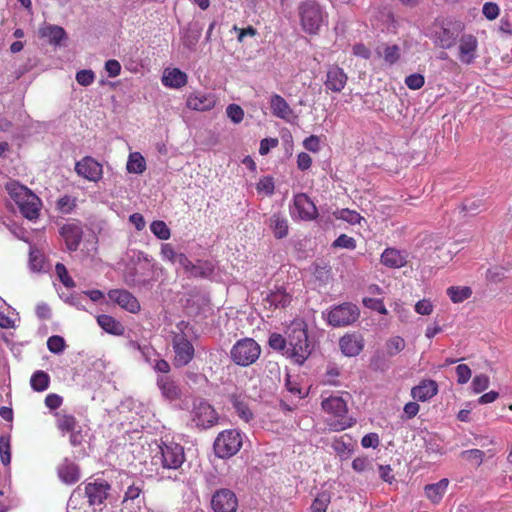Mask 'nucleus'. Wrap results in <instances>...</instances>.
<instances>
[{
    "label": "nucleus",
    "mask_w": 512,
    "mask_h": 512,
    "mask_svg": "<svg viewBox=\"0 0 512 512\" xmlns=\"http://www.w3.org/2000/svg\"><path fill=\"white\" fill-rule=\"evenodd\" d=\"M457 37L458 34L456 32L450 30L449 28L442 27L435 34V42L441 48L448 49L456 43Z\"/></svg>",
    "instance_id": "473e14b6"
},
{
    "label": "nucleus",
    "mask_w": 512,
    "mask_h": 512,
    "mask_svg": "<svg viewBox=\"0 0 512 512\" xmlns=\"http://www.w3.org/2000/svg\"><path fill=\"white\" fill-rule=\"evenodd\" d=\"M261 354L260 345L252 338L238 340L230 350L231 360L239 366L247 367L255 363Z\"/></svg>",
    "instance_id": "20e7f679"
},
{
    "label": "nucleus",
    "mask_w": 512,
    "mask_h": 512,
    "mask_svg": "<svg viewBox=\"0 0 512 512\" xmlns=\"http://www.w3.org/2000/svg\"><path fill=\"white\" fill-rule=\"evenodd\" d=\"M347 75L338 66H331L326 74L325 87L332 92L339 93L347 83Z\"/></svg>",
    "instance_id": "aec40b11"
},
{
    "label": "nucleus",
    "mask_w": 512,
    "mask_h": 512,
    "mask_svg": "<svg viewBox=\"0 0 512 512\" xmlns=\"http://www.w3.org/2000/svg\"><path fill=\"white\" fill-rule=\"evenodd\" d=\"M360 315L358 307L351 303H343L333 307L327 315L328 323L333 327L348 326L354 323Z\"/></svg>",
    "instance_id": "1a4fd4ad"
},
{
    "label": "nucleus",
    "mask_w": 512,
    "mask_h": 512,
    "mask_svg": "<svg viewBox=\"0 0 512 512\" xmlns=\"http://www.w3.org/2000/svg\"><path fill=\"white\" fill-rule=\"evenodd\" d=\"M228 118L235 124L240 123L244 118L243 109L237 104H229L226 108Z\"/></svg>",
    "instance_id": "864d4df0"
},
{
    "label": "nucleus",
    "mask_w": 512,
    "mask_h": 512,
    "mask_svg": "<svg viewBox=\"0 0 512 512\" xmlns=\"http://www.w3.org/2000/svg\"><path fill=\"white\" fill-rule=\"evenodd\" d=\"M438 392V385L434 380H423L411 390L414 400L425 402L434 397Z\"/></svg>",
    "instance_id": "5701e85b"
},
{
    "label": "nucleus",
    "mask_w": 512,
    "mask_h": 512,
    "mask_svg": "<svg viewBox=\"0 0 512 512\" xmlns=\"http://www.w3.org/2000/svg\"><path fill=\"white\" fill-rule=\"evenodd\" d=\"M49 382V375L42 370L34 372L30 379L32 389L38 392L46 390L49 386Z\"/></svg>",
    "instance_id": "58836bf2"
},
{
    "label": "nucleus",
    "mask_w": 512,
    "mask_h": 512,
    "mask_svg": "<svg viewBox=\"0 0 512 512\" xmlns=\"http://www.w3.org/2000/svg\"><path fill=\"white\" fill-rule=\"evenodd\" d=\"M447 294L453 303H461L472 295V290L467 286H451L447 289Z\"/></svg>",
    "instance_id": "79ce46f5"
},
{
    "label": "nucleus",
    "mask_w": 512,
    "mask_h": 512,
    "mask_svg": "<svg viewBox=\"0 0 512 512\" xmlns=\"http://www.w3.org/2000/svg\"><path fill=\"white\" fill-rule=\"evenodd\" d=\"M449 481L448 479H441L437 483L428 484L425 486V494L428 499L433 503H438L445 494Z\"/></svg>",
    "instance_id": "c85d7f7f"
},
{
    "label": "nucleus",
    "mask_w": 512,
    "mask_h": 512,
    "mask_svg": "<svg viewBox=\"0 0 512 512\" xmlns=\"http://www.w3.org/2000/svg\"><path fill=\"white\" fill-rule=\"evenodd\" d=\"M124 282L130 287H146L150 285V280L140 276L136 268L128 269L124 274Z\"/></svg>",
    "instance_id": "4c0bfd02"
},
{
    "label": "nucleus",
    "mask_w": 512,
    "mask_h": 512,
    "mask_svg": "<svg viewBox=\"0 0 512 512\" xmlns=\"http://www.w3.org/2000/svg\"><path fill=\"white\" fill-rule=\"evenodd\" d=\"M57 473L61 481L65 484H74L80 479L79 467L68 458H65L58 465Z\"/></svg>",
    "instance_id": "b1692460"
},
{
    "label": "nucleus",
    "mask_w": 512,
    "mask_h": 512,
    "mask_svg": "<svg viewBox=\"0 0 512 512\" xmlns=\"http://www.w3.org/2000/svg\"><path fill=\"white\" fill-rule=\"evenodd\" d=\"M459 60L464 64H471L477 58L478 41L472 34H463L459 39Z\"/></svg>",
    "instance_id": "dca6fc26"
},
{
    "label": "nucleus",
    "mask_w": 512,
    "mask_h": 512,
    "mask_svg": "<svg viewBox=\"0 0 512 512\" xmlns=\"http://www.w3.org/2000/svg\"><path fill=\"white\" fill-rule=\"evenodd\" d=\"M211 507L214 512H236L238 500L230 489H219L212 496Z\"/></svg>",
    "instance_id": "ddd939ff"
},
{
    "label": "nucleus",
    "mask_w": 512,
    "mask_h": 512,
    "mask_svg": "<svg viewBox=\"0 0 512 512\" xmlns=\"http://www.w3.org/2000/svg\"><path fill=\"white\" fill-rule=\"evenodd\" d=\"M216 100L211 93H194L187 98V107L196 111H207L215 106Z\"/></svg>",
    "instance_id": "4be33fe9"
},
{
    "label": "nucleus",
    "mask_w": 512,
    "mask_h": 512,
    "mask_svg": "<svg viewBox=\"0 0 512 512\" xmlns=\"http://www.w3.org/2000/svg\"><path fill=\"white\" fill-rule=\"evenodd\" d=\"M290 301V295L282 288L271 291L265 298V302L269 304V307L274 308H284L290 304Z\"/></svg>",
    "instance_id": "c756f323"
},
{
    "label": "nucleus",
    "mask_w": 512,
    "mask_h": 512,
    "mask_svg": "<svg viewBox=\"0 0 512 512\" xmlns=\"http://www.w3.org/2000/svg\"><path fill=\"white\" fill-rule=\"evenodd\" d=\"M110 485L105 480H97L86 484L85 495L90 505H100L107 498Z\"/></svg>",
    "instance_id": "a211bd4d"
},
{
    "label": "nucleus",
    "mask_w": 512,
    "mask_h": 512,
    "mask_svg": "<svg viewBox=\"0 0 512 512\" xmlns=\"http://www.w3.org/2000/svg\"><path fill=\"white\" fill-rule=\"evenodd\" d=\"M43 38H47L51 44H59L66 37L65 30L57 25H47L40 30Z\"/></svg>",
    "instance_id": "f704fd0d"
},
{
    "label": "nucleus",
    "mask_w": 512,
    "mask_h": 512,
    "mask_svg": "<svg viewBox=\"0 0 512 512\" xmlns=\"http://www.w3.org/2000/svg\"><path fill=\"white\" fill-rule=\"evenodd\" d=\"M47 347L50 352L54 354H60L64 351L66 344L62 336L53 335L47 340Z\"/></svg>",
    "instance_id": "603ef678"
},
{
    "label": "nucleus",
    "mask_w": 512,
    "mask_h": 512,
    "mask_svg": "<svg viewBox=\"0 0 512 512\" xmlns=\"http://www.w3.org/2000/svg\"><path fill=\"white\" fill-rule=\"evenodd\" d=\"M95 80V73L90 69L80 70L76 73V81L81 86H89Z\"/></svg>",
    "instance_id": "4d7b16f0"
},
{
    "label": "nucleus",
    "mask_w": 512,
    "mask_h": 512,
    "mask_svg": "<svg viewBox=\"0 0 512 512\" xmlns=\"http://www.w3.org/2000/svg\"><path fill=\"white\" fill-rule=\"evenodd\" d=\"M385 347L387 354L392 357L405 348V341L400 336H394L386 341Z\"/></svg>",
    "instance_id": "49530a36"
},
{
    "label": "nucleus",
    "mask_w": 512,
    "mask_h": 512,
    "mask_svg": "<svg viewBox=\"0 0 512 512\" xmlns=\"http://www.w3.org/2000/svg\"><path fill=\"white\" fill-rule=\"evenodd\" d=\"M457 382L459 384H466L472 375L471 369L466 364H459L456 367Z\"/></svg>",
    "instance_id": "e2e57ef3"
},
{
    "label": "nucleus",
    "mask_w": 512,
    "mask_h": 512,
    "mask_svg": "<svg viewBox=\"0 0 512 512\" xmlns=\"http://www.w3.org/2000/svg\"><path fill=\"white\" fill-rule=\"evenodd\" d=\"M178 252H176L170 243L163 244L161 247V256L164 260L175 264V259Z\"/></svg>",
    "instance_id": "774afa93"
},
{
    "label": "nucleus",
    "mask_w": 512,
    "mask_h": 512,
    "mask_svg": "<svg viewBox=\"0 0 512 512\" xmlns=\"http://www.w3.org/2000/svg\"><path fill=\"white\" fill-rule=\"evenodd\" d=\"M143 486L142 481L133 482L129 485L124 494L123 503L128 505L129 502H136L139 506L143 502V497H141Z\"/></svg>",
    "instance_id": "72a5a7b5"
},
{
    "label": "nucleus",
    "mask_w": 512,
    "mask_h": 512,
    "mask_svg": "<svg viewBox=\"0 0 512 512\" xmlns=\"http://www.w3.org/2000/svg\"><path fill=\"white\" fill-rule=\"evenodd\" d=\"M76 206L75 199L69 195H64L57 200V208L64 214L70 213Z\"/></svg>",
    "instance_id": "5fc2aeb1"
},
{
    "label": "nucleus",
    "mask_w": 512,
    "mask_h": 512,
    "mask_svg": "<svg viewBox=\"0 0 512 512\" xmlns=\"http://www.w3.org/2000/svg\"><path fill=\"white\" fill-rule=\"evenodd\" d=\"M337 219L344 220L352 225L360 224L364 218L356 211L350 209H341L335 212Z\"/></svg>",
    "instance_id": "09e8293b"
},
{
    "label": "nucleus",
    "mask_w": 512,
    "mask_h": 512,
    "mask_svg": "<svg viewBox=\"0 0 512 512\" xmlns=\"http://www.w3.org/2000/svg\"><path fill=\"white\" fill-rule=\"evenodd\" d=\"M109 299L117 303L122 309L136 314L140 311L141 306L137 298L125 289H112L108 292Z\"/></svg>",
    "instance_id": "2eb2a0df"
},
{
    "label": "nucleus",
    "mask_w": 512,
    "mask_h": 512,
    "mask_svg": "<svg viewBox=\"0 0 512 512\" xmlns=\"http://www.w3.org/2000/svg\"><path fill=\"white\" fill-rule=\"evenodd\" d=\"M129 173L142 174L146 170V162L139 152L130 153L126 164Z\"/></svg>",
    "instance_id": "e433bc0d"
},
{
    "label": "nucleus",
    "mask_w": 512,
    "mask_h": 512,
    "mask_svg": "<svg viewBox=\"0 0 512 512\" xmlns=\"http://www.w3.org/2000/svg\"><path fill=\"white\" fill-rule=\"evenodd\" d=\"M334 247L354 249L356 247V241L354 238L341 234L333 243Z\"/></svg>",
    "instance_id": "69168bd1"
},
{
    "label": "nucleus",
    "mask_w": 512,
    "mask_h": 512,
    "mask_svg": "<svg viewBox=\"0 0 512 512\" xmlns=\"http://www.w3.org/2000/svg\"><path fill=\"white\" fill-rule=\"evenodd\" d=\"M380 261L388 268H402L407 264V254L395 248H386L381 254Z\"/></svg>",
    "instance_id": "393cba45"
},
{
    "label": "nucleus",
    "mask_w": 512,
    "mask_h": 512,
    "mask_svg": "<svg viewBox=\"0 0 512 512\" xmlns=\"http://www.w3.org/2000/svg\"><path fill=\"white\" fill-rule=\"evenodd\" d=\"M202 34V27L197 23H189L182 35L183 45L189 50H194Z\"/></svg>",
    "instance_id": "bb28decb"
},
{
    "label": "nucleus",
    "mask_w": 512,
    "mask_h": 512,
    "mask_svg": "<svg viewBox=\"0 0 512 512\" xmlns=\"http://www.w3.org/2000/svg\"><path fill=\"white\" fill-rule=\"evenodd\" d=\"M339 347L343 355L355 357L364 349V338L357 333H347L340 338Z\"/></svg>",
    "instance_id": "f3484780"
},
{
    "label": "nucleus",
    "mask_w": 512,
    "mask_h": 512,
    "mask_svg": "<svg viewBox=\"0 0 512 512\" xmlns=\"http://www.w3.org/2000/svg\"><path fill=\"white\" fill-rule=\"evenodd\" d=\"M363 304L365 307L375 310V311L379 312L380 314L386 315L388 313L383 301L380 299L364 298Z\"/></svg>",
    "instance_id": "052dcab7"
},
{
    "label": "nucleus",
    "mask_w": 512,
    "mask_h": 512,
    "mask_svg": "<svg viewBox=\"0 0 512 512\" xmlns=\"http://www.w3.org/2000/svg\"><path fill=\"white\" fill-rule=\"evenodd\" d=\"M289 350L286 357L302 365L311 353L306 324L303 321L293 322L286 331Z\"/></svg>",
    "instance_id": "f257e3e1"
},
{
    "label": "nucleus",
    "mask_w": 512,
    "mask_h": 512,
    "mask_svg": "<svg viewBox=\"0 0 512 512\" xmlns=\"http://www.w3.org/2000/svg\"><path fill=\"white\" fill-rule=\"evenodd\" d=\"M269 226L277 239L285 238L288 235V220L284 216L279 214L272 215Z\"/></svg>",
    "instance_id": "7c9ffc66"
},
{
    "label": "nucleus",
    "mask_w": 512,
    "mask_h": 512,
    "mask_svg": "<svg viewBox=\"0 0 512 512\" xmlns=\"http://www.w3.org/2000/svg\"><path fill=\"white\" fill-rule=\"evenodd\" d=\"M299 15L303 30L309 34H316L323 24V11L314 1L303 2L299 6Z\"/></svg>",
    "instance_id": "6e6552de"
},
{
    "label": "nucleus",
    "mask_w": 512,
    "mask_h": 512,
    "mask_svg": "<svg viewBox=\"0 0 512 512\" xmlns=\"http://www.w3.org/2000/svg\"><path fill=\"white\" fill-rule=\"evenodd\" d=\"M270 109L275 117L287 122H290L292 118H295L292 108L289 106L287 101L278 94H273L270 97Z\"/></svg>",
    "instance_id": "412c9836"
},
{
    "label": "nucleus",
    "mask_w": 512,
    "mask_h": 512,
    "mask_svg": "<svg viewBox=\"0 0 512 512\" xmlns=\"http://www.w3.org/2000/svg\"><path fill=\"white\" fill-rule=\"evenodd\" d=\"M490 384V379L485 374L475 375L471 382V389L475 394L485 391Z\"/></svg>",
    "instance_id": "8fccbe9b"
},
{
    "label": "nucleus",
    "mask_w": 512,
    "mask_h": 512,
    "mask_svg": "<svg viewBox=\"0 0 512 512\" xmlns=\"http://www.w3.org/2000/svg\"><path fill=\"white\" fill-rule=\"evenodd\" d=\"M156 385L166 400L175 401L181 398V388L170 375H159Z\"/></svg>",
    "instance_id": "6ab92c4d"
},
{
    "label": "nucleus",
    "mask_w": 512,
    "mask_h": 512,
    "mask_svg": "<svg viewBox=\"0 0 512 512\" xmlns=\"http://www.w3.org/2000/svg\"><path fill=\"white\" fill-rule=\"evenodd\" d=\"M331 502V493L327 490L320 492L310 506V512H326Z\"/></svg>",
    "instance_id": "ea45409f"
},
{
    "label": "nucleus",
    "mask_w": 512,
    "mask_h": 512,
    "mask_svg": "<svg viewBox=\"0 0 512 512\" xmlns=\"http://www.w3.org/2000/svg\"><path fill=\"white\" fill-rule=\"evenodd\" d=\"M0 459L4 466H7L11 462V444L10 436H0Z\"/></svg>",
    "instance_id": "a18cd8bd"
},
{
    "label": "nucleus",
    "mask_w": 512,
    "mask_h": 512,
    "mask_svg": "<svg viewBox=\"0 0 512 512\" xmlns=\"http://www.w3.org/2000/svg\"><path fill=\"white\" fill-rule=\"evenodd\" d=\"M55 417H56L57 428L61 432L69 433V432L75 430L78 426V422H77L76 418L71 414H67V413H64L63 411H61V412H57L55 414Z\"/></svg>",
    "instance_id": "c9c22d12"
},
{
    "label": "nucleus",
    "mask_w": 512,
    "mask_h": 512,
    "mask_svg": "<svg viewBox=\"0 0 512 512\" xmlns=\"http://www.w3.org/2000/svg\"><path fill=\"white\" fill-rule=\"evenodd\" d=\"M192 415V421L195 425L203 429L214 426L218 421L215 409L204 400L194 404Z\"/></svg>",
    "instance_id": "9d476101"
},
{
    "label": "nucleus",
    "mask_w": 512,
    "mask_h": 512,
    "mask_svg": "<svg viewBox=\"0 0 512 512\" xmlns=\"http://www.w3.org/2000/svg\"><path fill=\"white\" fill-rule=\"evenodd\" d=\"M214 267L208 261L198 260L196 263H191L186 273L191 277L207 278L213 274Z\"/></svg>",
    "instance_id": "2f4dec72"
},
{
    "label": "nucleus",
    "mask_w": 512,
    "mask_h": 512,
    "mask_svg": "<svg viewBox=\"0 0 512 512\" xmlns=\"http://www.w3.org/2000/svg\"><path fill=\"white\" fill-rule=\"evenodd\" d=\"M384 59L389 64H394L399 59V47L397 45L386 46L384 49Z\"/></svg>",
    "instance_id": "338daca9"
},
{
    "label": "nucleus",
    "mask_w": 512,
    "mask_h": 512,
    "mask_svg": "<svg viewBox=\"0 0 512 512\" xmlns=\"http://www.w3.org/2000/svg\"><path fill=\"white\" fill-rule=\"evenodd\" d=\"M186 73L178 68L166 69L162 76V83L166 87L181 88L187 84Z\"/></svg>",
    "instance_id": "a878e982"
},
{
    "label": "nucleus",
    "mask_w": 512,
    "mask_h": 512,
    "mask_svg": "<svg viewBox=\"0 0 512 512\" xmlns=\"http://www.w3.org/2000/svg\"><path fill=\"white\" fill-rule=\"evenodd\" d=\"M352 468L360 473L369 470L373 471V463L368 457H357L352 461Z\"/></svg>",
    "instance_id": "6e6d98bb"
},
{
    "label": "nucleus",
    "mask_w": 512,
    "mask_h": 512,
    "mask_svg": "<svg viewBox=\"0 0 512 512\" xmlns=\"http://www.w3.org/2000/svg\"><path fill=\"white\" fill-rule=\"evenodd\" d=\"M291 215L297 216L300 220L312 221L317 217L318 210L314 202L305 193H299L294 196Z\"/></svg>",
    "instance_id": "f8f14e48"
},
{
    "label": "nucleus",
    "mask_w": 512,
    "mask_h": 512,
    "mask_svg": "<svg viewBox=\"0 0 512 512\" xmlns=\"http://www.w3.org/2000/svg\"><path fill=\"white\" fill-rule=\"evenodd\" d=\"M500 12L499 6L493 2H486L483 5L482 13L488 20H494L498 17Z\"/></svg>",
    "instance_id": "0e129e2a"
},
{
    "label": "nucleus",
    "mask_w": 512,
    "mask_h": 512,
    "mask_svg": "<svg viewBox=\"0 0 512 512\" xmlns=\"http://www.w3.org/2000/svg\"><path fill=\"white\" fill-rule=\"evenodd\" d=\"M185 322H180L177 327L182 330ZM172 348L174 351L173 365L176 368L188 365L194 358L195 349L183 331L174 333L172 337Z\"/></svg>",
    "instance_id": "423d86ee"
},
{
    "label": "nucleus",
    "mask_w": 512,
    "mask_h": 512,
    "mask_svg": "<svg viewBox=\"0 0 512 512\" xmlns=\"http://www.w3.org/2000/svg\"><path fill=\"white\" fill-rule=\"evenodd\" d=\"M232 404H233V407L235 408L238 416L241 419H243L245 422H249L252 419L253 413L251 412V410L249 409L247 404H245L243 401H241L238 397H236V396L232 397Z\"/></svg>",
    "instance_id": "de8ad7c7"
},
{
    "label": "nucleus",
    "mask_w": 512,
    "mask_h": 512,
    "mask_svg": "<svg viewBox=\"0 0 512 512\" xmlns=\"http://www.w3.org/2000/svg\"><path fill=\"white\" fill-rule=\"evenodd\" d=\"M322 409L337 417V420L329 423L332 431H343L353 425L351 418L347 417L348 407L346 401L340 396H330L322 400Z\"/></svg>",
    "instance_id": "7ed1b4c3"
},
{
    "label": "nucleus",
    "mask_w": 512,
    "mask_h": 512,
    "mask_svg": "<svg viewBox=\"0 0 512 512\" xmlns=\"http://www.w3.org/2000/svg\"><path fill=\"white\" fill-rule=\"evenodd\" d=\"M268 344L271 349L281 352L284 356H286V352L289 350L287 335L284 337L283 335L274 332L270 334Z\"/></svg>",
    "instance_id": "a19ab883"
},
{
    "label": "nucleus",
    "mask_w": 512,
    "mask_h": 512,
    "mask_svg": "<svg viewBox=\"0 0 512 512\" xmlns=\"http://www.w3.org/2000/svg\"><path fill=\"white\" fill-rule=\"evenodd\" d=\"M97 323L107 333L112 335H122L125 331L124 326L114 317L106 314L97 317Z\"/></svg>",
    "instance_id": "cd10ccee"
},
{
    "label": "nucleus",
    "mask_w": 512,
    "mask_h": 512,
    "mask_svg": "<svg viewBox=\"0 0 512 512\" xmlns=\"http://www.w3.org/2000/svg\"><path fill=\"white\" fill-rule=\"evenodd\" d=\"M44 255L36 248H31L29 253V266L34 272H42L44 270Z\"/></svg>",
    "instance_id": "37998d69"
},
{
    "label": "nucleus",
    "mask_w": 512,
    "mask_h": 512,
    "mask_svg": "<svg viewBox=\"0 0 512 512\" xmlns=\"http://www.w3.org/2000/svg\"><path fill=\"white\" fill-rule=\"evenodd\" d=\"M461 457L473 464L480 465L483 461L484 452L479 449L465 450L461 453Z\"/></svg>",
    "instance_id": "bf43d9fd"
},
{
    "label": "nucleus",
    "mask_w": 512,
    "mask_h": 512,
    "mask_svg": "<svg viewBox=\"0 0 512 512\" xmlns=\"http://www.w3.org/2000/svg\"><path fill=\"white\" fill-rule=\"evenodd\" d=\"M137 349L141 353L143 359L149 364H153L154 360L156 359L155 357L158 356L157 351L151 346H142L140 344H137Z\"/></svg>",
    "instance_id": "680f3d73"
},
{
    "label": "nucleus",
    "mask_w": 512,
    "mask_h": 512,
    "mask_svg": "<svg viewBox=\"0 0 512 512\" xmlns=\"http://www.w3.org/2000/svg\"><path fill=\"white\" fill-rule=\"evenodd\" d=\"M242 447V435L236 429L221 432L214 441L216 456L225 459L235 455Z\"/></svg>",
    "instance_id": "0eeeda50"
},
{
    "label": "nucleus",
    "mask_w": 512,
    "mask_h": 512,
    "mask_svg": "<svg viewBox=\"0 0 512 512\" xmlns=\"http://www.w3.org/2000/svg\"><path fill=\"white\" fill-rule=\"evenodd\" d=\"M150 230L160 240H168L171 236L169 227L161 220L153 221L150 225Z\"/></svg>",
    "instance_id": "c03bdc74"
},
{
    "label": "nucleus",
    "mask_w": 512,
    "mask_h": 512,
    "mask_svg": "<svg viewBox=\"0 0 512 512\" xmlns=\"http://www.w3.org/2000/svg\"><path fill=\"white\" fill-rule=\"evenodd\" d=\"M5 189L10 197L16 202L21 214L25 218L29 220L38 218L41 201L36 194L17 181L7 182Z\"/></svg>",
    "instance_id": "f03ea898"
},
{
    "label": "nucleus",
    "mask_w": 512,
    "mask_h": 512,
    "mask_svg": "<svg viewBox=\"0 0 512 512\" xmlns=\"http://www.w3.org/2000/svg\"><path fill=\"white\" fill-rule=\"evenodd\" d=\"M154 459L160 462L163 469L178 471L185 462L184 448L175 442H162Z\"/></svg>",
    "instance_id": "39448f33"
},
{
    "label": "nucleus",
    "mask_w": 512,
    "mask_h": 512,
    "mask_svg": "<svg viewBox=\"0 0 512 512\" xmlns=\"http://www.w3.org/2000/svg\"><path fill=\"white\" fill-rule=\"evenodd\" d=\"M55 271H56V274H57L60 282L66 288H74L76 286L74 280L69 276L68 271L64 264L57 263L55 265Z\"/></svg>",
    "instance_id": "3c124183"
},
{
    "label": "nucleus",
    "mask_w": 512,
    "mask_h": 512,
    "mask_svg": "<svg viewBox=\"0 0 512 512\" xmlns=\"http://www.w3.org/2000/svg\"><path fill=\"white\" fill-rule=\"evenodd\" d=\"M75 172L78 176L97 183L102 179L103 166L91 156H85L75 163Z\"/></svg>",
    "instance_id": "9b49d317"
},
{
    "label": "nucleus",
    "mask_w": 512,
    "mask_h": 512,
    "mask_svg": "<svg viewBox=\"0 0 512 512\" xmlns=\"http://www.w3.org/2000/svg\"><path fill=\"white\" fill-rule=\"evenodd\" d=\"M425 78L422 74L413 73L405 78V84L409 89L418 90L423 87Z\"/></svg>",
    "instance_id": "13d9d810"
},
{
    "label": "nucleus",
    "mask_w": 512,
    "mask_h": 512,
    "mask_svg": "<svg viewBox=\"0 0 512 512\" xmlns=\"http://www.w3.org/2000/svg\"><path fill=\"white\" fill-rule=\"evenodd\" d=\"M59 233L64 239L67 249L70 252L77 251L83 238V228L80 222H69L64 224Z\"/></svg>",
    "instance_id": "4468645a"
}]
</instances>
